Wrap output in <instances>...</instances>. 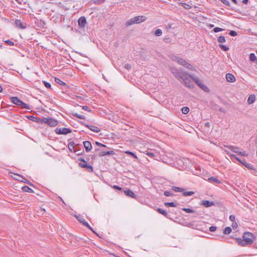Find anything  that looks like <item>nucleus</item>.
<instances>
[{"instance_id": "f257e3e1", "label": "nucleus", "mask_w": 257, "mask_h": 257, "mask_svg": "<svg viewBox=\"0 0 257 257\" xmlns=\"http://www.w3.org/2000/svg\"><path fill=\"white\" fill-rule=\"evenodd\" d=\"M256 237L254 234L249 232H245L242 235V239L236 238L237 244L241 246H246L252 244Z\"/></svg>"}, {"instance_id": "f03ea898", "label": "nucleus", "mask_w": 257, "mask_h": 257, "mask_svg": "<svg viewBox=\"0 0 257 257\" xmlns=\"http://www.w3.org/2000/svg\"><path fill=\"white\" fill-rule=\"evenodd\" d=\"M195 77L193 74H189L187 72L185 74V78L182 79L181 82L183 83L185 86L189 88H193L194 85L193 83L194 81L192 80V77Z\"/></svg>"}, {"instance_id": "7ed1b4c3", "label": "nucleus", "mask_w": 257, "mask_h": 257, "mask_svg": "<svg viewBox=\"0 0 257 257\" xmlns=\"http://www.w3.org/2000/svg\"><path fill=\"white\" fill-rule=\"evenodd\" d=\"M10 99L12 103L18 106H21L22 108H26L27 109H31L30 106L28 104L22 101L17 96H12L11 97Z\"/></svg>"}, {"instance_id": "20e7f679", "label": "nucleus", "mask_w": 257, "mask_h": 257, "mask_svg": "<svg viewBox=\"0 0 257 257\" xmlns=\"http://www.w3.org/2000/svg\"><path fill=\"white\" fill-rule=\"evenodd\" d=\"M68 147L70 152L75 153L77 156L81 155L84 153V150L78 149L79 146L78 145H75L73 142L69 143Z\"/></svg>"}, {"instance_id": "39448f33", "label": "nucleus", "mask_w": 257, "mask_h": 257, "mask_svg": "<svg viewBox=\"0 0 257 257\" xmlns=\"http://www.w3.org/2000/svg\"><path fill=\"white\" fill-rule=\"evenodd\" d=\"M192 80L203 90L206 92H209V89L206 85H205L203 83H202V81L200 80L199 78H198L197 77H192Z\"/></svg>"}, {"instance_id": "423d86ee", "label": "nucleus", "mask_w": 257, "mask_h": 257, "mask_svg": "<svg viewBox=\"0 0 257 257\" xmlns=\"http://www.w3.org/2000/svg\"><path fill=\"white\" fill-rule=\"evenodd\" d=\"M44 122L50 126H55L57 125L58 121L57 120L50 117L42 118V123Z\"/></svg>"}, {"instance_id": "0eeeda50", "label": "nucleus", "mask_w": 257, "mask_h": 257, "mask_svg": "<svg viewBox=\"0 0 257 257\" xmlns=\"http://www.w3.org/2000/svg\"><path fill=\"white\" fill-rule=\"evenodd\" d=\"M27 25L26 23L19 19H16L14 23V26L18 29H25L27 28Z\"/></svg>"}, {"instance_id": "6e6552de", "label": "nucleus", "mask_w": 257, "mask_h": 257, "mask_svg": "<svg viewBox=\"0 0 257 257\" xmlns=\"http://www.w3.org/2000/svg\"><path fill=\"white\" fill-rule=\"evenodd\" d=\"M76 218L78 219V220L81 222L84 226H86L88 228H89L90 230H92L93 232H95L93 230L92 228L89 225L88 223L86 221L84 218H83V217L81 216L80 215H75Z\"/></svg>"}, {"instance_id": "1a4fd4ad", "label": "nucleus", "mask_w": 257, "mask_h": 257, "mask_svg": "<svg viewBox=\"0 0 257 257\" xmlns=\"http://www.w3.org/2000/svg\"><path fill=\"white\" fill-rule=\"evenodd\" d=\"M173 74L174 76L180 81H181L182 79L183 78H185V74L187 72H181V71H176L175 72H173Z\"/></svg>"}, {"instance_id": "9d476101", "label": "nucleus", "mask_w": 257, "mask_h": 257, "mask_svg": "<svg viewBox=\"0 0 257 257\" xmlns=\"http://www.w3.org/2000/svg\"><path fill=\"white\" fill-rule=\"evenodd\" d=\"M81 124H82L85 127L88 128L89 130H90L91 131L93 132L98 133L100 131V128L95 125H89L84 122H81Z\"/></svg>"}, {"instance_id": "9b49d317", "label": "nucleus", "mask_w": 257, "mask_h": 257, "mask_svg": "<svg viewBox=\"0 0 257 257\" xmlns=\"http://www.w3.org/2000/svg\"><path fill=\"white\" fill-rule=\"evenodd\" d=\"M171 59L173 61H177L179 64L181 65L184 66L185 65H186L187 61L181 58L175 56H173L171 57Z\"/></svg>"}, {"instance_id": "f8f14e48", "label": "nucleus", "mask_w": 257, "mask_h": 257, "mask_svg": "<svg viewBox=\"0 0 257 257\" xmlns=\"http://www.w3.org/2000/svg\"><path fill=\"white\" fill-rule=\"evenodd\" d=\"M26 117L29 120L36 122L39 124L42 123V118L40 117L34 116L33 115H27Z\"/></svg>"}, {"instance_id": "ddd939ff", "label": "nucleus", "mask_w": 257, "mask_h": 257, "mask_svg": "<svg viewBox=\"0 0 257 257\" xmlns=\"http://www.w3.org/2000/svg\"><path fill=\"white\" fill-rule=\"evenodd\" d=\"M136 24H140L145 22L147 20L146 17L144 16H138L134 17Z\"/></svg>"}, {"instance_id": "4468645a", "label": "nucleus", "mask_w": 257, "mask_h": 257, "mask_svg": "<svg viewBox=\"0 0 257 257\" xmlns=\"http://www.w3.org/2000/svg\"><path fill=\"white\" fill-rule=\"evenodd\" d=\"M78 23L79 28H84L86 24V18L84 17H81L78 20Z\"/></svg>"}, {"instance_id": "2eb2a0df", "label": "nucleus", "mask_w": 257, "mask_h": 257, "mask_svg": "<svg viewBox=\"0 0 257 257\" xmlns=\"http://www.w3.org/2000/svg\"><path fill=\"white\" fill-rule=\"evenodd\" d=\"M84 147L87 153L90 152L92 149V145L89 141H84L83 142Z\"/></svg>"}, {"instance_id": "dca6fc26", "label": "nucleus", "mask_w": 257, "mask_h": 257, "mask_svg": "<svg viewBox=\"0 0 257 257\" xmlns=\"http://www.w3.org/2000/svg\"><path fill=\"white\" fill-rule=\"evenodd\" d=\"M225 77L226 80L229 82H234L235 81V77L231 73H227Z\"/></svg>"}, {"instance_id": "f3484780", "label": "nucleus", "mask_w": 257, "mask_h": 257, "mask_svg": "<svg viewBox=\"0 0 257 257\" xmlns=\"http://www.w3.org/2000/svg\"><path fill=\"white\" fill-rule=\"evenodd\" d=\"M114 154L115 153L113 151H100L98 154V156L99 157H103L106 155H112Z\"/></svg>"}, {"instance_id": "a211bd4d", "label": "nucleus", "mask_w": 257, "mask_h": 257, "mask_svg": "<svg viewBox=\"0 0 257 257\" xmlns=\"http://www.w3.org/2000/svg\"><path fill=\"white\" fill-rule=\"evenodd\" d=\"M200 204L206 207H208L214 205V202L209 200H203Z\"/></svg>"}, {"instance_id": "6ab92c4d", "label": "nucleus", "mask_w": 257, "mask_h": 257, "mask_svg": "<svg viewBox=\"0 0 257 257\" xmlns=\"http://www.w3.org/2000/svg\"><path fill=\"white\" fill-rule=\"evenodd\" d=\"M225 152H226V153L227 154V155H229L231 157V158H233L234 159H235V160H236L237 161H238L240 164H242L243 165V164H244V162H245V161H242L241 160H240L239 158H238L234 154H231V155H230V153L229 151H227V150H224Z\"/></svg>"}, {"instance_id": "aec40b11", "label": "nucleus", "mask_w": 257, "mask_h": 257, "mask_svg": "<svg viewBox=\"0 0 257 257\" xmlns=\"http://www.w3.org/2000/svg\"><path fill=\"white\" fill-rule=\"evenodd\" d=\"M124 194L129 197H131L133 198H136L137 195L131 190L128 189L124 191Z\"/></svg>"}, {"instance_id": "412c9836", "label": "nucleus", "mask_w": 257, "mask_h": 257, "mask_svg": "<svg viewBox=\"0 0 257 257\" xmlns=\"http://www.w3.org/2000/svg\"><path fill=\"white\" fill-rule=\"evenodd\" d=\"M224 147L225 148H227V149H228L229 150H230L232 152H233L234 153H237V154L238 153V150L239 149L238 147H236V146H234L226 145V146H224Z\"/></svg>"}, {"instance_id": "4be33fe9", "label": "nucleus", "mask_w": 257, "mask_h": 257, "mask_svg": "<svg viewBox=\"0 0 257 257\" xmlns=\"http://www.w3.org/2000/svg\"><path fill=\"white\" fill-rule=\"evenodd\" d=\"M207 181L212 183L214 184H219L220 183V181L219 179H218L216 177H211L208 179Z\"/></svg>"}, {"instance_id": "5701e85b", "label": "nucleus", "mask_w": 257, "mask_h": 257, "mask_svg": "<svg viewBox=\"0 0 257 257\" xmlns=\"http://www.w3.org/2000/svg\"><path fill=\"white\" fill-rule=\"evenodd\" d=\"M243 166H244L246 168H247L248 170H253L255 172H256V169L254 167L253 165L247 163V162H244Z\"/></svg>"}, {"instance_id": "b1692460", "label": "nucleus", "mask_w": 257, "mask_h": 257, "mask_svg": "<svg viewBox=\"0 0 257 257\" xmlns=\"http://www.w3.org/2000/svg\"><path fill=\"white\" fill-rule=\"evenodd\" d=\"M35 24L39 28H44V26L46 25L45 22L41 20H37V21H36Z\"/></svg>"}, {"instance_id": "393cba45", "label": "nucleus", "mask_w": 257, "mask_h": 257, "mask_svg": "<svg viewBox=\"0 0 257 257\" xmlns=\"http://www.w3.org/2000/svg\"><path fill=\"white\" fill-rule=\"evenodd\" d=\"M22 190L24 192H28V193H34V191L33 189L30 188L28 186H23L21 188Z\"/></svg>"}, {"instance_id": "a878e982", "label": "nucleus", "mask_w": 257, "mask_h": 257, "mask_svg": "<svg viewBox=\"0 0 257 257\" xmlns=\"http://www.w3.org/2000/svg\"><path fill=\"white\" fill-rule=\"evenodd\" d=\"M157 211L160 214L163 215L166 217L169 218V215L168 214L166 211L165 210H163L161 208H158Z\"/></svg>"}, {"instance_id": "bb28decb", "label": "nucleus", "mask_w": 257, "mask_h": 257, "mask_svg": "<svg viewBox=\"0 0 257 257\" xmlns=\"http://www.w3.org/2000/svg\"><path fill=\"white\" fill-rule=\"evenodd\" d=\"M255 100V96L254 95H250L247 99V102L248 104L253 103Z\"/></svg>"}, {"instance_id": "cd10ccee", "label": "nucleus", "mask_w": 257, "mask_h": 257, "mask_svg": "<svg viewBox=\"0 0 257 257\" xmlns=\"http://www.w3.org/2000/svg\"><path fill=\"white\" fill-rule=\"evenodd\" d=\"M134 20H135L134 17L130 20H128L125 23L126 26H131V25L136 24Z\"/></svg>"}, {"instance_id": "c85d7f7f", "label": "nucleus", "mask_w": 257, "mask_h": 257, "mask_svg": "<svg viewBox=\"0 0 257 257\" xmlns=\"http://www.w3.org/2000/svg\"><path fill=\"white\" fill-rule=\"evenodd\" d=\"M56 134L59 135H64V127L63 128H57L55 130Z\"/></svg>"}, {"instance_id": "c756f323", "label": "nucleus", "mask_w": 257, "mask_h": 257, "mask_svg": "<svg viewBox=\"0 0 257 257\" xmlns=\"http://www.w3.org/2000/svg\"><path fill=\"white\" fill-rule=\"evenodd\" d=\"M172 189L173 191H174L176 192H183V191L184 190V189L182 188L176 186L172 187Z\"/></svg>"}, {"instance_id": "7c9ffc66", "label": "nucleus", "mask_w": 257, "mask_h": 257, "mask_svg": "<svg viewBox=\"0 0 257 257\" xmlns=\"http://www.w3.org/2000/svg\"><path fill=\"white\" fill-rule=\"evenodd\" d=\"M69 96L71 97L72 99L77 100L78 102H80V101L82 100V98L80 96L72 94V96Z\"/></svg>"}, {"instance_id": "2f4dec72", "label": "nucleus", "mask_w": 257, "mask_h": 257, "mask_svg": "<svg viewBox=\"0 0 257 257\" xmlns=\"http://www.w3.org/2000/svg\"><path fill=\"white\" fill-rule=\"evenodd\" d=\"M187 69L192 70V71H195L196 69L194 67H193L191 64L187 62L186 65L184 66Z\"/></svg>"}, {"instance_id": "473e14b6", "label": "nucleus", "mask_w": 257, "mask_h": 257, "mask_svg": "<svg viewBox=\"0 0 257 257\" xmlns=\"http://www.w3.org/2000/svg\"><path fill=\"white\" fill-rule=\"evenodd\" d=\"M164 205L166 207H176L177 206V204L175 203V202H165L164 203Z\"/></svg>"}, {"instance_id": "72a5a7b5", "label": "nucleus", "mask_w": 257, "mask_h": 257, "mask_svg": "<svg viewBox=\"0 0 257 257\" xmlns=\"http://www.w3.org/2000/svg\"><path fill=\"white\" fill-rule=\"evenodd\" d=\"M194 191H184L183 192V195L184 196H191L193 194H194Z\"/></svg>"}, {"instance_id": "f704fd0d", "label": "nucleus", "mask_w": 257, "mask_h": 257, "mask_svg": "<svg viewBox=\"0 0 257 257\" xmlns=\"http://www.w3.org/2000/svg\"><path fill=\"white\" fill-rule=\"evenodd\" d=\"M84 168H85V169L89 172H92L93 171L92 167L89 164L85 165Z\"/></svg>"}, {"instance_id": "c9c22d12", "label": "nucleus", "mask_w": 257, "mask_h": 257, "mask_svg": "<svg viewBox=\"0 0 257 257\" xmlns=\"http://www.w3.org/2000/svg\"><path fill=\"white\" fill-rule=\"evenodd\" d=\"M232 229L230 227H226L223 231V233L225 234H228L231 232Z\"/></svg>"}, {"instance_id": "e433bc0d", "label": "nucleus", "mask_w": 257, "mask_h": 257, "mask_svg": "<svg viewBox=\"0 0 257 257\" xmlns=\"http://www.w3.org/2000/svg\"><path fill=\"white\" fill-rule=\"evenodd\" d=\"M55 81L56 83H58L61 85L64 86V82L61 80L60 79L55 77Z\"/></svg>"}, {"instance_id": "4c0bfd02", "label": "nucleus", "mask_w": 257, "mask_h": 257, "mask_svg": "<svg viewBox=\"0 0 257 257\" xmlns=\"http://www.w3.org/2000/svg\"><path fill=\"white\" fill-rule=\"evenodd\" d=\"M72 114L73 116H76V117L79 118L80 119H85L86 118L85 115H80L77 113H73Z\"/></svg>"}, {"instance_id": "58836bf2", "label": "nucleus", "mask_w": 257, "mask_h": 257, "mask_svg": "<svg viewBox=\"0 0 257 257\" xmlns=\"http://www.w3.org/2000/svg\"><path fill=\"white\" fill-rule=\"evenodd\" d=\"M189 112V108L187 106L183 107L182 108V112L184 114H187Z\"/></svg>"}, {"instance_id": "ea45409f", "label": "nucleus", "mask_w": 257, "mask_h": 257, "mask_svg": "<svg viewBox=\"0 0 257 257\" xmlns=\"http://www.w3.org/2000/svg\"><path fill=\"white\" fill-rule=\"evenodd\" d=\"M18 178H16V180L25 183V182H26V180H25V179H26L25 177L21 176V175H18Z\"/></svg>"}, {"instance_id": "a19ab883", "label": "nucleus", "mask_w": 257, "mask_h": 257, "mask_svg": "<svg viewBox=\"0 0 257 257\" xmlns=\"http://www.w3.org/2000/svg\"><path fill=\"white\" fill-rule=\"evenodd\" d=\"M257 59L254 53H250L249 55V59L251 61H255Z\"/></svg>"}, {"instance_id": "79ce46f5", "label": "nucleus", "mask_w": 257, "mask_h": 257, "mask_svg": "<svg viewBox=\"0 0 257 257\" xmlns=\"http://www.w3.org/2000/svg\"><path fill=\"white\" fill-rule=\"evenodd\" d=\"M125 153L126 154H127V155H128L131 156L132 157H134V158H135V159H138V157H137V156H136V155L135 153H134L133 152H131V151H126V152H125Z\"/></svg>"}, {"instance_id": "37998d69", "label": "nucleus", "mask_w": 257, "mask_h": 257, "mask_svg": "<svg viewBox=\"0 0 257 257\" xmlns=\"http://www.w3.org/2000/svg\"><path fill=\"white\" fill-rule=\"evenodd\" d=\"M155 35L156 36H161L162 35V31L160 29H157L155 31Z\"/></svg>"}, {"instance_id": "c03bdc74", "label": "nucleus", "mask_w": 257, "mask_h": 257, "mask_svg": "<svg viewBox=\"0 0 257 257\" xmlns=\"http://www.w3.org/2000/svg\"><path fill=\"white\" fill-rule=\"evenodd\" d=\"M218 41L220 43H223L225 42L226 40L224 36H221L218 38Z\"/></svg>"}, {"instance_id": "a18cd8bd", "label": "nucleus", "mask_w": 257, "mask_h": 257, "mask_svg": "<svg viewBox=\"0 0 257 257\" xmlns=\"http://www.w3.org/2000/svg\"><path fill=\"white\" fill-rule=\"evenodd\" d=\"M219 47L223 50L225 51H227L229 50V47L226 45H224L222 44H219Z\"/></svg>"}, {"instance_id": "49530a36", "label": "nucleus", "mask_w": 257, "mask_h": 257, "mask_svg": "<svg viewBox=\"0 0 257 257\" xmlns=\"http://www.w3.org/2000/svg\"><path fill=\"white\" fill-rule=\"evenodd\" d=\"M182 210L187 213H194L195 212V210L191 209L190 208H182Z\"/></svg>"}, {"instance_id": "de8ad7c7", "label": "nucleus", "mask_w": 257, "mask_h": 257, "mask_svg": "<svg viewBox=\"0 0 257 257\" xmlns=\"http://www.w3.org/2000/svg\"><path fill=\"white\" fill-rule=\"evenodd\" d=\"M4 42L6 44H7L8 45H10V46H14V42L10 39L5 40Z\"/></svg>"}, {"instance_id": "09e8293b", "label": "nucleus", "mask_w": 257, "mask_h": 257, "mask_svg": "<svg viewBox=\"0 0 257 257\" xmlns=\"http://www.w3.org/2000/svg\"><path fill=\"white\" fill-rule=\"evenodd\" d=\"M43 83L44 86L46 88H49V89L51 88V85L49 82L44 81H43Z\"/></svg>"}, {"instance_id": "8fccbe9b", "label": "nucleus", "mask_w": 257, "mask_h": 257, "mask_svg": "<svg viewBox=\"0 0 257 257\" xmlns=\"http://www.w3.org/2000/svg\"><path fill=\"white\" fill-rule=\"evenodd\" d=\"M164 195L166 196H172L173 195V193L170 191H166L164 192Z\"/></svg>"}, {"instance_id": "3c124183", "label": "nucleus", "mask_w": 257, "mask_h": 257, "mask_svg": "<svg viewBox=\"0 0 257 257\" xmlns=\"http://www.w3.org/2000/svg\"><path fill=\"white\" fill-rule=\"evenodd\" d=\"M237 154L239 155L242 156H244V157H246L248 155L247 154L245 151L240 152V151H238Z\"/></svg>"}, {"instance_id": "603ef678", "label": "nucleus", "mask_w": 257, "mask_h": 257, "mask_svg": "<svg viewBox=\"0 0 257 257\" xmlns=\"http://www.w3.org/2000/svg\"><path fill=\"white\" fill-rule=\"evenodd\" d=\"M182 6L187 10L190 9L191 7L189 5L186 3H182Z\"/></svg>"}, {"instance_id": "864d4df0", "label": "nucleus", "mask_w": 257, "mask_h": 257, "mask_svg": "<svg viewBox=\"0 0 257 257\" xmlns=\"http://www.w3.org/2000/svg\"><path fill=\"white\" fill-rule=\"evenodd\" d=\"M223 30H224L223 29H222V28H219V27H216V28H215L213 29V31L215 33H217V32H221V31H222Z\"/></svg>"}, {"instance_id": "5fc2aeb1", "label": "nucleus", "mask_w": 257, "mask_h": 257, "mask_svg": "<svg viewBox=\"0 0 257 257\" xmlns=\"http://www.w3.org/2000/svg\"><path fill=\"white\" fill-rule=\"evenodd\" d=\"M146 155L151 158H153L155 156V155L154 153L148 151L147 152Z\"/></svg>"}, {"instance_id": "6e6d98bb", "label": "nucleus", "mask_w": 257, "mask_h": 257, "mask_svg": "<svg viewBox=\"0 0 257 257\" xmlns=\"http://www.w3.org/2000/svg\"><path fill=\"white\" fill-rule=\"evenodd\" d=\"M229 34L231 36H236L237 33L235 31H230Z\"/></svg>"}, {"instance_id": "4d7b16f0", "label": "nucleus", "mask_w": 257, "mask_h": 257, "mask_svg": "<svg viewBox=\"0 0 257 257\" xmlns=\"http://www.w3.org/2000/svg\"><path fill=\"white\" fill-rule=\"evenodd\" d=\"M82 109L89 112H90L91 111V109L86 105L83 106Z\"/></svg>"}, {"instance_id": "13d9d810", "label": "nucleus", "mask_w": 257, "mask_h": 257, "mask_svg": "<svg viewBox=\"0 0 257 257\" xmlns=\"http://www.w3.org/2000/svg\"><path fill=\"white\" fill-rule=\"evenodd\" d=\"M105 0H95L94 1V4H100L103 3L105 2Z\"/></svg>"}, {"instance_id": "bf43d9fd", "label": "nucleus", "mask_w": 257, "mask_h": 257, "mask_svg": "<svg viewBox=\"0 0 257 257\" xmlns=\"http://www.w3.org/2000/svg\"><path fill=\"white\" fill-rule=\"evenodd\" d=\"M25 180H26V182H25V183L29 185L30 186H31L32 187H35V185H34L33 184V183H32L30 181H29L28 180H27V179H25Z\"/></svg>"}, {"instance_id": "052dcab7", "label": "nucleus", "mask_w": 257, "mask_h": 257, "mask_svg": "<svg viewBox=\"0 0 257 257\" xmlns=\"http://www.w3.org/2000/svg\"><path fill=\"white\" fill-rule=\"evenodd\" d=\"M235 219V216L234 215H230L229 216V220L232 222H234Z\"/></svg>"}, {"instance_id": "680f3d73", "label": "nucleus", "mask_w": 257, "mask_h": 257, "mask_svg": "<svg viewBox=\"0 0 257 257\" xmlns=\"http://www.w3.org/2000/svg\"><path fill=\"white\" fill-rule=\"evenodd\" d=\"M220 1L224 5L229 6L230 5L229 2L227 0H220Z\"/></svg>"}, {"instance_id": "e2e57ef3", "label": "nucleus", "mask_w": 257, "mask_h": 257, "mask_svg": "<svg viewBox=\"0 0 257 257\" xmlns=\"http://www.w3.org/2000/svg\"><path fill=\"white\" fill-rule=\"evenodd\" d=\"M216 229V227L215 226H211L209 227V231L211 232H213L215 231Z\"/></svg>"}, {"instance_id": "0e129e2a", "label": "nucleus", "mask_w": 257, "mask_h": 257, "mask_svg": "<svg viewBox=\"0 0 257 257\" xmlns=\"http://www.w3.org/2000/svg\"><path fill=\"white\" fill-rule=\"evenodd\" d=\"M95 144L98 146H99V147H106V146L104 144H102L100 143H99L98 142H95Z\"/></svg>"}, {"instance_id": "69168bd1", "label": "nucleus", "mask_w": 257, "mask_h": 257, "mask_svg": "<svg viewBox=\"0 0 257 257\" xmlns=\"http://www.w3.org/2000/svg\"><path fill=\"white\" fill-rule=\"evenodd\" d=\"M124 68L127 70H130L131 68V65L130 64H126L124 65Z\"/></svg>"}, {"instance_id": "338daca9", "label": "nucleus", "mask_w": 257, "mask_h": 257, "mask_svg": "<svg viewBox=\"0 0 257 257\" xmlns=\"http://www.w3.org/2000/svg\"><path fill=\"white\" fill-rule=\"evenodd\" d=\"M231 226H232V227L233 228H237V226H238V225H237V223H236L235 221H234V222H232V225H231Z\"/></svg>"}, {"instance_id": "774afa93", "label": "nucleus", "mask_w": 257, "mask_h": 257, "mask_svg": "<svg viewBox=\"0 0 257 257\" xmlns=\"http://www.w3.org/2000/svg\"><path fill=\"white\" fill-rule=\"evenodd\" d=\"M87 164L85 163H80L79 164V165L80 166V167H81V168H84L85 166Z\"/></svg>"}]
</instances>
